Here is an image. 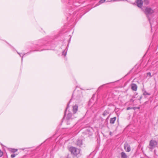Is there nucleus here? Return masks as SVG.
Returning <instances> with one entry per match:
<instances>
[{"label":"nucleus","instance_id":"obj_1","mask_svg":"<svg viewBox=\"0 0 158 158\" xmlns=\"http://www.w3.org/2000/svg\"><path fill=\"white\" fill-rule=\"evenodd\" d=\"M72 98L76 100V103H80L83 99L82 92L81 90H79L77 89H75L73 94Z\"/></svg>","mask_w":158,"mask_h":158},{"label":"nucleus","instance_id":"obj_2","mask_svg":"<svg viewBox=\"0 0 158 158\" xmlns=\"http://www.w3.org/2000/svg\"><path fill=\"white\" fill-rule=\"evenodd\" d=\"M69 107V104L67 105V107L65 110L64 112V118H65L68 121H70L72 120L75 117L74 116V114H72L71 112L68 111L67 112V114H66L67 113V110Z\"/></svg>","mask_w":158,"mask_h":158},{"label":"nucleus","instance_id":"obj_3","mask_svg":"<svg viewBox=\"0 0 158 158\" xmlns=\"http://www.w3.org/2000/svg\"><path fill=\"white\" fill-rule=\"evenodd\" d=\"M69 151L71 152V154L76 156L80 152V150L76 148L71 147L69 149Z\"/></svg>","mask_w":158,"mask_h":158},{"label":"nucleus","instance_id":"obj_4","mask_svg":"<svg viewBox=\"0 0 158 158\" xmlns=\"http://www.w3.org/2000/svg\"><path fill=\"white\" fill-rule=\"evenodd\" d=\"M154 12L153 10L151 8L149 7H147L146 8L145 11V13L146 14L147 16L148 17V20L150 22V23L151 26H152V23L150 21V19L149 17V15H151Z\"/></svg>","mask_w":158,"mask_h":158},{"label":"nucleus","instance_id":"obj_5","mask_svg":"<svg viewBox=\"0 0 158 158\" xmlns=\"http://www.w3.org/2000/svg\"><path fill=\"white\" fill-rule=\"evenodd\" d=\"M157 145V142L154 140H151L150 141L149 148L150 149H153L155 148Z\"/></svg>","mask_w":158,"mask_h":158},{"label":"nucleus","instance_id":"obj_6","mask_svg":"<svg viewBox=\"0 0 158 158\" xmlns=\"http://www.w3.org/2000/svg\"><path fill=\"white\" fill-rule=\"evenodd\" d=\"M78 106L77 104H76L72 106V111L73 114H74L77 113V112L78 111Z\"/></svg>","mask_w":158,"mask_h":158},{"label":"nucleus","instance_id":"obj_7","mask_svg":"<svg viewBox=\"0 0 158 158\" xmlns=\"http://www.w3.org/2000/svg\"><path fill=\"white\" fill-rule=\"evenodd\" d=\"M124 148L126 151L127 152H129L131 151V148L130 146L127 143H125L124 144Z\"/></svg>","mask_w":158,"mask_h":158},{"label":"nucleus","instance_id":"obj_8","mask_svg":"<svg viewBox=\"0 0 158 158\" xmlns=\"http://www.w3.org/2000/svg\"><path fill=\"white\" fill-rule=\"evenodd\" d=\"M136 2L137 6L139 8L142 7L143 4V2L142 0H137Z\"/></svg>","mask_w":158,"mask_h":158},{"label":"nucleus","instance_id":"obj_9","mask_svg":"<svg viewBox=\"0 0 158 158\" xmlns=\"http://www.w3.org/2000/svg\"><path fill=\"white\" fill-rule=\"evenodd\" d=\"M137 88V85L135 84H132L131 85V89L134 91H136Z\"/></svg>","mask_w":158,"mask_h":158},{"label":"nucleus","instance_id":"obj_10","mask_svg":"<svg viewBox=\"0 0 158 158\" xmlns=\"http://www.w3.org/2000/svg\"><path fill=\"white\" fill-rule=\"evenodd\" d=\"M44 41L43 40H39L38 44H37L38 45H44L45 44Z\"/></svg>","mask_w":158,"mask_h":158},{"label":"nucleus","instance_id":"obj_11","mask_svg":"<svg viewBox=\"0 0 158 158\" xmlns=\"http://www.w3.org/2000/svg\"><path fill=\"white\" fill-rule=\"evenodd\" d=\"M82 142L81 139H78L77 141L76 144L77 146H81L82 145Z\"/></svg>","mask_w":158,"mask_h":158},{"label":"nucleus","instance_id":"obj_12","mask_svg":"<svg viewBox=\"0 0 158 158\" xmlns=\"http://www.w3.org/2000/svg\"><path fill=\"white\" fill-rule=\"evenodd\" d=\"M121 158H127V155L125 153L122 152L121 153Z\"/></svg>","mask_w":158,"mask_h":158},{"label":"nucleus","instance_id":"obj_13","mask_svg":"<svg viewBox=\"0 0 158 158\" xmlns=\"http://www.w3.org/2000/svg\"><path fill=\"white\" fill-rule=\"evenodd\" d=\"M17 52L18 53V54L19 55V56L22 57V59H21L22 62V61H23V56H25V55H27L29 54V52H28L26 53H24L23 54V55L22 56L21 55V54L19 53L17 51Z\"/></svg>","mask_w":158,"mask_h":158},{"label":"nucleus","instance_id":"obj_14","mask_svg":"<svg viewBox=\"0 0 158 158\" xmlns=\"http://www.w3.org/2000/svg\"><path fill=\"white\" fill-rule=\"evenodd\" d=\"M116 120V117L111 118L110 120V123L111 124H114Z\"/></svg>","mask_w":158,"mask_h":158},{"label":"nucleus","instance_id":"obj_15","mask_svg":"<svg viewBox=\"0 0 158 158\" xmlns=\"http://www.w3.org/2000/svg\"><path fill=\"white\" fill-rule=\"evenodd\" d=\"M68 45H67V47H66V49H65V50L62 52V55H64V56H66V54H67V51L68 50Z\"/></svg>","mask_w":158,"mask_h":158},{"label":"nucleus","instance_id":"obj_16","mask_svg":"<svg viewBox=\"0 0 158 158\" xmlns=\"http://www.w3.org/2000/svg\"><path fill=\"white\" fill-rule=\"evenodd\" d=\"M152 77L151 75V73L150 72H148L147 73V76L146 77V78H150Z\"/></svg>","mask_w":158,"mask_h":158},{"label":"nucleus","instance_id":"obj_17","mask_svg":"<svg viewBox=\"0 0 158 158\" xmlns=\"http://www.w3.org/2000/svg\"><path fill=\"white\" fill-rule=\"evenodd\" d=\"M109 113L108 111L107 110H105L103 113V115L105 116L109 114Z\"/></svg>","mask_w":158,"mask_h":158},{"label":"nucleus","instance_id":"obj_18","mask_svg":"<svg viewBox=\"0 0 158 158\" xmlns=\"http://www.w3.org/2000/svg\"><path fill=\"white\" fill-rule=\"evenodd\" d=\"M143 94L144 96H146V95H150L151 94L150 93L147 92L145 90L143 92Z\"/></svg>","mask_w":158,"mask_h":158},{"label":"nucleus","instance_id":"obj_19","mask_svg":"<svg viewBox=\"0 0 158 158\" xmlns=\"http://www.w3.org/2000/svg\"><path fill=\"white\" fill-rule=\"evenodd\" d=\"M10 151L13 153L15 152H17V149H10Z\"/></svg>","mask_w":158,"mask_h":158},{"label":"nucleus","instance_id":"obj_20","mask_svg":"<svg viewBox=\"0 0 158 158\" xmlns=\"http://www.w3.org/2000/svg\"><path fill=\"white\" fill-rule=\"evenodd\" d=\"M106 0H101L99 2V5L101 4L104 2Z\"/></svg>","mask_w":158,"mask_h":158},{"label":"nucleus","instance_id":"obj_21","mask_svg":"<svg viewBox=\"0 0 158 158\" xmlns=\"http://www.w3.org/2000/svg\"><path fill=\"white\" fill-rule=\"evenodd\" d=\"M144 2L145 4L148 5L149 3V1L148 0H144Z\"/></svg>","mask_w":158,"mask_h":158},{"label":"nucleus","instance_id":"obj_22","mask_svg":"<svg viewBox=\"0 0 158 158\" xmlns=\"http://www.w3.org/2000/svg\"><path fill=\"white\" fill-rule=\"evenodd\" d=\"M3 152L0 150V157H1L3 155Z\"/></svg>","mask_w":158,"mask_h":158},{"label":"nucleus","instance_id":"obj_23","mask_svg":"<svg viewBox=\"0 0 158 158\" xmlns=\"http://www.w3.org/2000/svg\"><path fill=\"white\" fill-rule=\"evenodd\" d=\"M15 155L14 154H12L11 155V157L12 158H14L15 156Z\"/></svg>","mask_w":158,"mask_h":158},{"label":"nucleus","instance_id":"obj_24","mask_svg":"<svg viewBox=\"0 0 158 158\" xmlns=\"http://www.w3.org/2000/svg\"><path fill=\"white\" fill-rule=\"evenodd\" d=\"M132 109V107H127V110H129L131 109Z\"/></svg>","mask_w":158,"mask_h":158},{"label":"nucleus","instance_id":"obj_25","mask_svg":"<svg viewBox=\"0 0 158 158\" xmlns=\"http://www.w3.org/2000/svg\"><path fill=\"white\" fill-rule=\"evenodd\" d=\"M104 85H101V86H100L98 88V89H99L100 88L102 87Z\"/></svg>","mask_w":158,"mask_h":158},{"label":"nucleus","instance_id":"obj_26","mask_svg":"<svg viewBox=\"0 0 158 158\" xmlns=\"http://www.w3.org/2000/svg\"><path fill=\"white\" fill-rule=\"evenodd\" d=\"M112 133L111 132H110V135H112Z\"/></svg>","mask_w":158,"mask_h":158},{"label":"nucleus","instance_id":"obj_27","mask_svg":"<svg viewBox=\"0 0 158 158\" xmlns=\"http://www.w3.org/2000/svg\"><path fill=\"white\" fill-rule=\"evenodd\" d=\"M142 98V96H141L140 97V98L139 99V100H140Z\"/></svg>","mask_w":158,"mask_h":158},{"label":"nucleus","instance_id":"obj_28","mask_svg":"<svg viewBox=\"0 0 158 158\" xmlns=\"http://www.w3.org/2000/svg\"><path fill=\"white\" fill-rule=\"evenodd\" d=\"M40 50V49H38V50L37 51H42V50Z\"/></svg>","mask_w":158,"mask_h":158},{"label":"nucleus","instance_id":"obj_29","mask_svg":"<svg viewBox=\"0 0 158 158\" xmlns=\"http://www.w3.org/2000/svg\"><path fill=\"white\" fill-rule=\"evenodd\" d=\"M66 158H70V157H69V156L68 155Z\"/></svg>","mask_w":158,"mask_h":158}]
</instances>
